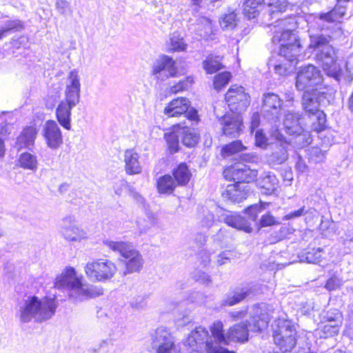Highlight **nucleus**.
I'll use <instances>...</instances> for the list:
<instances>
[{"instance_id":"f257e3e1","label":"nucleus","mask_w":353,"mask_h":353,"mask_svg":"<svg viewBox=\"0 0 353 353\" xmlns=\"http://www.w3.org/2000/svg\"><path fill=\"white\" fill-rule=\"evenodd\" d=\"M323 82L321 71L312 64L303 65L298 70L296 75L295 85L298 90H305L302 96V107L305 116L309 119L311 129L316 132L325 130L326 115L320 110V106L329 104V94L326 91L317 89L306 90Z\"/></svg>"},{"instance_id":"f03ea898","label":"nucleus","mask_w":353,"mask_h":353,"mask_svg":"<svg viewBox=\"0 0 353 353\" xmlns=\"http://www.w3.org/2000/svg\"><path fill=\"white\" fill-rule=\"evenodd\" d=\"M288 0H269L266 11L271 19H276L274 23L270 24L273 29L272 41L274 44H280L279 55L293 62L301 50L299 39L294 32L297 27L294 16H288L283 19L279 16L286 10L288 6Z\"/></svg>"},{"instance_id":"7ed1b4c3","label":"nucleus","mask_w":353,"mask_h":353,"mask_svg":"<svg viewBox=\"0 0 353 353\" xmlns=\"http://www.w3.org/2000/svg\"><path fill=\"white\" fill-rule=\"evenodd\" d=\"M57 307L54 298L30 295L18 303L15 316L21 324L42 323L54 316Z\"/></svg>"},{"instance_id":"20e7f679","label":"nucleus","mask_w":353,"mask_h":353,"mask_svg":"<svg viewBox=\"0 0 353 353\" xmlns=\"http://www.w3.org/2000/svg\"><path fill=\"white\" fill-rule=\"evenodd\" d=\"M54 288L66 291L69 300L77 303L88 299L95 298L103 294V289L83 282V276H79L72 267H68L58 276L54 283Z\"/></svg>"},{"instance_id":"39448f33","label":"nucleus","mask_w":353,"mask_h":353,"mask_svg":"<svg viewBox=\"0 0 353 353\" xmlns=\"http://www.w3.org/2000/svg\"><path fill=\"white\" fill-rule=\"evenodd\" d=\"M263 208L264 207L261 204H254L248 206L243 210L244 213L248 216L246 218L235 212L228 211L222 208L216 207V220L238 230L251 233L253 230L252 223H256L258 214Z\"/></svg>"},{"instance_id":"423d86ee","label":"nucleus","mask_w":353,"mask_h":353,"mask_svg":"<svg viewBox=\"0 0 353 353\" xmlns=\"http://www.w3.org/2000/svg\"><path fill=\"white\" fill-rule=\"evenodd\" d=\"M103 243L112 252L119 254L125 265L123 275L139 272L143 266L144 260L141 254L134 248L132 243L128 241H115L105 239Z\"/></svg>"},{"instance_id":"0eeeda50","label":"nucleus","mask_w":353,"mask_h":353,"mask_svg":"<svg viewBox=\"0 0 353 353\" xmlns=\"http://www.w3.org/2000/svg\"><path fill=\"white\" fill-rule=\"evenodd\" d=\"M184 345L189 346L192 351L205 353H234L223 347L214 346L213 340L208 331L202 327H196L188 335Z\"/></svg>"},{"instance_id":"6e6552de","label":"nucleus","mask_w":353,"mask_h":353,"mask_svg":"<svg viewBox=\"0 0 353 353\" xmlns=\"http://www.w3.org/2000/svg\"><path fill=\"white\" fill-rule=\"evenodd\" d=\"M117 271L114 263L103 259L88 263L85 267V272L90 279L100 282L110 280Z\"/></svg>"},{"instance_id":"1a4fd4ad","label":"nucleus","mask_w":353,"mask_h":353,"mask_svg":"<svg viewBox=\"0 0 353 353\" xmlns=\"http://www.w3.org/2000/svg\"><path fill=\"white\" fill-rule=\"evenodd\" d=\"M315 61L322 65L326 74L339 81L341 75V68L337 63V57L334 48L332 45L325 46L323 49L313 52Z\"/></svg>"},{"instance_id":"9d476101","label":"nucleus","mask_w":353,"mask_h":353,"mask_svg":"<svg viewBox=\"0 0 353 353\" xmlns=\"http://www.w3.org/2000/svg\"><path fill=\"white\" fill-rule=\"evenodd\" d=\"M151 347L156 353H181L170 332L163 327L151 334Z\"/></svg>"},{"instance_id":"9b49d317","label":"nucleus","mask_w":353,"mask_h":353,"mask_svg":"<svg viewBox=\"0 0 353 353\" xmlns=\"http://www.w3.org/2000/svg\"><path fill=\"white\" fill-rule=\"evenodd\" d=\"M225 100L232 112L240 114L249 106L250 97L243 87L234 85L226 92Z\"/></svg>"},{"instance_id":"f8f14e48","label":"nucleus","mask_w":353,"mask_h":353,"mask_svg":"<svg viewBox=\"0 0 353 353\" xmlns=\"http://www.w3.org/2000/svg\"><path fill=\"white\" fill-rule=\"evenodd\" d=\"M274 136L276 142L272 144V151L267 157V161L272 168L284 163L288 159V151L290 146L284 135L279 131H275Z\"/></svg>"},{"instance_id":"ddd939ff","label":"nucleus","mask_w":353,"mask_h":353,"mask_svg":"<svg viewBox=\"0 0 353 353\" xmlns=\"http://www.w3.org/2000/svg\"><path fill=\"white\" fill-rule=\"evenodd\" d=\"M151 72L160 81L174 77L178 72L176 61L170 56L161 55L153 63Z\"/></svg>"},{"instance_id":"4468645a","label":"nucleus","mask_w":353,"mask_h":353,"mask_svg":"<svg viewBox=\"0 0 353 353\" xmlns=\"http://www.w3.org/2000/svg\"><path fill=\"white\" fill-rule=\"evenodd\" d=\"M281 99L272 92L265 93L263 97L261 114L268 121L276 122L281 115Z\"/></svg>"},{"instance_id":"2eb2a0df","label":"nucleus","mask_w":353,"mask_h":353,"mask_svg":"<svg viewBox=\"0 0 353 353\" xmlns=\"http://www.w3.org/2000/svg\"><path fill=\"white\" fill-rule=\"evenodd\" d=\"M214 114L222 125L223 132L225 136L236 137L242 131L243 123L241 117L238 114H225L219 115L216 108Z\"/></svg>"},{"instance_id":"dca6fc26","label":"nucleus","mask_w":353,"mask_h":353,"mask_svg":"<svg viewBox=\"0 0 353 353\" xmlns=\"http://www.w3.org/2000/svg\"><path fill=\"white\" fill-rule=\"evenodd\" d=\"M81 83L78 71L75 69L71 70L67 78L65 90V100L62 101L76 106L80 101Z\"/></svg>"},{"instance_id":"f3484780","label":"nucleus","mask_w":353,"mask_h":353,"mask_svg":"<svg viewBox=\"0 0 353 353\" xmlns=\"http://www.w3.org/2000/svg\"><path fill=\"white\" fill-rule=\"evenodd\" d=\"M227 172L230 174L232 180L241 185L254 181L258 173L256 170L251 169L250 166L243 163L231 165L228 168Z\"/></svg>"},{"instance_id":"a211bd4d","label":"nucleus","mask_w":353,"mask_h":353,"mask_svg":"<svg viewBox=\"0 0 353 353\" xmlns=\"http://www.w3.org/2000/svg\"><path fill=\"white\" fill-rule=\"evenodd\" d=\"M42 134L48 148L58 149L63 143V136L60 128L54 120H48L43 125Z\"/></svg>"},{"instance_id":"6ab92c4d","label":"nucleus","mask_w":353,"mask_h":353,"mask_svg":"<svg viewBox=\"0 0 353 353\" xmlns=\"http://www.w3.org/2000/svg\"><path fill=\"white\" fill-rule=\"evenodd\" d=\"M60 232L63 238L68 241H80L88 236L85 231L76 226L73 216H68L62 219Z\"/></svg>"},{"instance_id":"aec40b11","label":"nucleus","mask_w":353,"mask_h":353,"mask_svg":"<svg viewBox=\"0 0 353 353\" xmlns=\"http://www.w3.org/2000/svg\"><path fill=\"white\" fill-rule=\"evenodd\" d=\"M250 194V188L248 185H241L234 182L227 185L226 189L222 192V196L225 201L240 203L246 199Z\"/></svg>"},{"instance_id":"412c9836","label":"nucleus","mask_w":353,"mask_h":353,"mask_svg":"<svg viewBox=\"0 0 353 353\" xmlns=\"http://www.w3.org/2000/svg\"><path fill=\"white\" fill-rule=\"evenodd\" d=\"M301 114L299 112H288L285 114L283 125L285 132L290 134L296 136L300 139H304L303 128L300 123Z\"/></svg>"},{"instance_id":"4be33fe9","label":"nucleus","mask_w":353,"mask_h":353,"mask_svg":"<svg viewBox=\"0 0 353 353\" xmlns=\"http://www.w3.org/2000/svg\"><path fill=\"white\" fill-rule=\"evenodd\" d=\"M74 108V106L61 101L56 108L55 115L57 120L67 130L71 129L72 110Z\"/></svg>"},{"instance_id":"5701e85b","label":"nucleus","mask_w":353,"mask_h":353,"mask_svg":"<svg viewBox=\"0 0 353 353\" xmlns=\"http://www.w3.org/2000/svg\"><path fill=\"white\" fill-rule=\"evenodd\" d=\"M125 170L129 175L141 172L142 168L139 161V155L133 149L126 150L124 152Z\"/></svg>"},{"instance_id":"b1692460","label":"nucleus","mask_w":353,"mask_h":353,"mask_svg":"<svg viewBox=\"0 0 353 353\" xmlns=\"http://www.w3.org/2000/svg\"><path fill=\"white\" fill-rule=\"evenodd\" d=\"M252 293V288L249 286L236 288L233 291L227 293L225 298L222 301L223 306H232L236 305Z\"/></svg>"},{"instance_id":"393cba45","label":"nucleus","mask_w":353,"mask_h":353,"mask_svg":"<svg viewBox=\"0 0 353 353\" xmlns=\"http://www.w3.org/2000/svg\"><path fill=\"white\" fill-rule=\"evenodd\" d=\"M331 39L332 36L324 32L323 29L316 33L310 34L309 49L312 50V54L323 49L325 46H330Z\"/></svg>"},{"instance_id":"a878e982","label":"nucleus","mask_w":353,"mask_h":353,"mask_svg":"<svg viewBox=\"0 0 353 353\" xmlns=\"http://www.w3.org/2000/svg\"><path fill=\"white\" fill-rule=\"evenodd\" d=\"M37 134V130L34 126H27L21 134L17 137L16 140V146L18 150L22 148H28L34 143Z\"/></svg>"},{"instance_id":"bb28decb","label":"nucleus","mask_w":353,"mask_h":353,"mask_svg":"<svg viewBox=\"0 0 353 353\" xmlns=\"http://www.w3.org/2000/svg\"><path fill=\"white\" fill-rule=\"evenodd\" d=\"M181 143L187 148L195 147L200 140V134L195 128L183 127L179 130Z\"/></svg>"},{"instance_id":"cd10ccee","label":"nucleus","mask_w":353,"mask_h":353,"mask_svg":"<svg viewBox=\"0 0 353 353\" xmlns=\"http://www.w3.org/2000/svg\"><path fill=\"white\" fill-rule=\"evenodd\" d=\"M210 332L212 335L210 337L213 340L214 346L216 345L218 347H222L221 345H228V332L224 333L223 324L221 321H216L210 326Z\"/></svg>"},{"instance_id":"c85d7f7f","label":"nucleus","mask_w":353,"mask_h":353,"mask_svg":"<svg viewBox=\"0 0 353 353\" xmlns=\"http://www.w3.org/2000/svg\"><path fill=\"white\" fill-rule=\"evenodd\" d=\"M172 176L178 186L186 185L192 176L191 172L186 163L182 162L172 170Z\"/></svg>"},{"instance_id":"c756f323","label":"nucleus","mask_w":353,"mask_h":353,"mask_svg":"<svg viewBox=\"0 0 353 353\" xmlns=\"http://www.w3.org/2000/svg\"><path fill=\"white\" fill-rule=\"evenodd\" d=\"M248 325L245 322L235 324L228 330V341L230 340L244 343L248 340Z\"/></svg>"},{"instance_id":"7c9ffc66","label":"nucleus","mask_w":353,"mask_h":353,"mask_svg":"<svg viewBox=\"0 0 353 353\" xmlns=\"http://www.w3.org/2000/svg\"><path fill=\"white\" fill-rule=\"evenodd\" d=\"M188 102L185 98L174 99L165 108L164 112L169 117L180 116L188 111Z\"/></svg>"},{"instance_id":"2f4dec72","label":"nucleus","mask_w":353,"mask_h":353,"mask_svg":"<svg viewBox=\"0 0 353 353\" xmlns=\"http://www.w3.org/2000/svg\"><path fill=\"white\" fill-rule=\"evenodd\" d=\"M323 254V248H307L301 252L298 256L301 262L318 264L322 260Z\"/></svg>"},{"instance_id":"473e14b6","label":"nucleus","mask_w":353,"mask_h":353,"mask_svg":"<svg viewBox=\"0 0 353 353\" xmlns=\"http://www.w3.org/2000/svg\"><path fill=\"white\" fill-rule=\"evenodd\" d=\"M279 181L275 174L271 172L265 173L258 180V185L260 188L264 190L265 194H272L276 191Z\"/></svg>"},{"instance_id":"72a5a7b5","label":"nucleus","mask_w":353,"mask_h":353,"mask_svg":"<svg viewBox=\"0 0 353 353\" xmlns=\"http://www.w3.org/2000/svg\"><path fill=\"white\" fill-rule=\"evenodd\" d=\"M343 3L337 1L336 5L332 10L319 14V19L327 23L339 21L345 16L346 12V6Z\"/></svg>"},{"instance_id":"f704fd0d","label":"nucleus","mask_w":353,"mask_h":353,"mask_svg":"<svg viewBox=\"0 0 353 353\" xmlns=\"http://www.w3.org/2000/svg\"><path fill=\"white\" fill-rule=\"evenodd\" d=\"M176 186L177 184L170 174L163 175L157 179V188L159 194H171Z\"/></svg>"},{"instance_id":"c9c22d12","label":"nucleus","mask_w":353,"mask_h":353,"mask_svg":"<svg viewBox=\"0 0 353 353\" xmlns=\"http://www.w3.org/2000/svg\"><path fill=\"white\" fill-rule=\"evenodd\" d=\"M18 163L20 168L33 172L38 169L39 165L37 157L28 152L20 154L18 158Z\"/></svg>"},{"instance_id":"e433bc0d","label":"nucleus","mask_w":353,"mask_h":353,"mask_svg":"<svg viewBox=\"0 0 353 353\" xmlns=\"http://www.w3.org/2000/svg\"><path fill=\"white\" fill-rule=\"evenodd\" d=\"M203 68L207 74H214L223 68L219 56L213 54H208L203 61Z\"/></svg>"},{"instance_id":"4c0bfd02","label":"nucleus","mask_w":353,"mask_h":353,"mask_svg":"<svg viewBox=\"0 0 353 353\" xmlns=\"http://www.w3.org/2000/svg\"><path fill=\"white\" fill-rule=\"evenodd\" d=\"M216 208L214 211L209 208L202 206L199 210L198 219L199 223L202 228H211L215 221Z\"/></svg>"},{"instance_id":"58836bf2","label":"nucleus","mask_w":353,"mask_h":353,"mask_svg":"<svg viewBox=\"0 0 353 353\" xmlns=\"http://www.w3.org/2000/svg\"><path fill=\"white\" fill-rule=\"evenodd\" d=\"M186 48L187 44L180 32L175 31L170 34L169 48L170 52H183Z\"/></svg>"},{"instance_id":"ea45409f","label":"nucleus","mask_w":353,"mask_h":353,"mask_svg":"<svg viewBox=\"0 0 353 353\" xmlns=\"http://www.w3.org/2000/svg\"><path fill=\"white\" fill-rule=\"evenodd\" d=\"M164 139L167 143L168 150L170 154H172L179 152L180 149V134L179 130L177 132H170L165 133Z\"/></svg>"},{"instance_id":"a19ab883","label":"nucleus","mask_w":353,"mask_h":353,"mask_svg":"<svg viewBox=\"0 0 353 353\" xmlns=\"http://www.w3.org/2000/svg\"><path fill=\"white\" fill-rule=\"evenodd\" d=\"M264 3V0H245L243 3V11L250 19L256 18L258 15L259 8Z\"/></svg>"},{"instance_id":"79ce46f5","label":"nucleus","mask_w":353,"mask_h":353,"mask_svg":"<svg viewBox=\"0 0 353 353\" xmlns=\"http://www.w3.org/2000/svg\"><path fill=\"white\" fill-rule=\"evenodd\" d=\"M281 223V221L280 220V219L274 216L272 214L270 211H268L266 212L264 214H263L258 221L256 219V223H252V225L258 226L259 228H261L277 225H280Z\"/></svg>"},{"instance_id":"37998d69","label":"nucleus","mask_w":353,"mask_h":353,"mask_svg":"<svg viewBox=\"0 0 353 353\" xmlns=\"http://www.w3.org/2000/svg\"><path fill=\"white\" fill-rule=\"evenodd\" d=\"M246 148L243 145L241 141L236 140L223 145L221 149V153L223 156L226 157L243 151Z\"/></svg>"},{"instance_id":"c03bdc74","label":"nucleus","mask_w":353,"mask_h":353,"mask_svg":"<svg viewBox=\"0 0 353 353\" xmlns=\"http://www.w3.org/2000/svg\"><path fill=\"white\" fill-rule=\"evenodd\" d=\"M324 323L342 324L343 316L341 312L336 308L330 309L322 314Z\"/></svg>"},{"instance_id":"a18cd8bd","label":"nucleus","mask_w":353,"mask_h":353,"mask_svg":"<svg viewBox=\"0 0 353 353\" xmlns=\"http://www.w3.org/2000/svg\"><path fill=\"white\" fill-rule=\"evenodd\" d=\"M194 83V79L192 76L185 77L183 79L180 80L178 83L171 86L170 90L172 93H178L185 90H189Z\"/></svg>"},{"instance_id":"49530a36","label":"nucleus","mask_w":353,"mask_h":353,"mask_svg":"<svg viewBox=\"0 0 353 353\" xmlns=\"http://www.w3.org/2000/svg\"><path fill=\"white\" fill-rule=\"evenodd\" d=\"M231 74L228 72L219 73L214 77L213 85L215 90H221L230 81Z\"/></svg>"},{"instance_id":"de8ad7c7","label":"nucleus","mask_w":353,"mask_h":353,"mask_svg":"<svg viewBox=\"0 0 353 353\" xmlns=\"http://www.w3.org/2000/svg\"><path fill=\"white\" fill-rule=\"evenodd\" d=\"M307 158L309 162L317 163L323 161L325 154L320 148L312 147L307 150Z\"/></svg>"},{"instance_id":"09e8293b","label":"nucleus","mask_w":353,"mask_h":353,"mask_svg":"<svg viewBox=\"0 0 353 353\" xmlns=\"http://www.w3.org/2000/svg\"><path fill=\"white\" fill-rule=\"evenodd\" d=\"M315 214L316 210L312 208H309L306 209L305 206H302L298 210L292 211L288 214H286L285 216H283L282 220L283 221H288V220H292L295 219L296 218H299L301 216H303V214Z\"/></svg>"},{"instance_id":"8fccbe9b","label":"nucleus","mask_w":353,"mask_h":353,"mask_svg":"<svg viewBox=\"0 0 353 353\" xmlns=\"http://www.w3.org/2000/svg\"><path fill=\"white\" fill-rule=\"evenodd\" d=\"M56 9L58 12L63 16H71L73 13V9L69 1L66 0H57L55 3Z\"/></svg>"},{"instance_id":"3c124183","label":"nucleus","mask_w":353,"mask_h":353,"mask_svg":"<svg viewBox=\"0 0 353 353\" xmlns=\"http://www.w3.org/2000/svg\"><path fill=\"white\" fill-rule=\"evenodd\" d=\"M341 325L342 324L325 323L321 328L323 334L321 336L323 338H328L337 334Z\"/></svg>"},{"instance_id":"603ef678","label":"nucleus","mask_w":353,"mask_h":353,"mask_svg":"<svg viewBox=\"0 0 353 353\" xmlns=\"http://www.w3.org/2000/svg\"><path fill=\"white\" fill-rule=\"evenodd\" d=\"M220 24L223 29L230 30L236 26V17L234 12L228 13L224 16Z\"/></svg>"},{"instance_id":"864d4df0","label":"nucleus","mask_w":353,"mask_h":353,"mask_svg":"<svg viewBox=\"0 0 353 353\" xmlns=\"http://www.w3.org/2000/svg\"><path fill=\"white\" fill-rule=\"evenodd\" d=\"M4 26L9 32H14L22 30L24 28V23L18 19H14L6 21Z\"/></svg>"},{"instance_id":"5fc2aeb1","label":"nucleus","mask_w":353,"mask_h":353,"mask_svg":"<svg viewBox=\"0 0 353 353\" xmlns=\"http://www.w3.org/2000/svg\"><path fill=\"white\" fill-rule=\"evenodd\" d=\"M255 145L261 149H265L268 143V139L262 130H257L254 135Z\"/></svg>"},{"instance_id":"6e6d98bb","label":"nucleus","mask_w":353,"mask_h":353,"mask_svg":"<svg viewBox=\"0 0 353 353\" xmlns=\"http://www.w3.org/2000/svg\"><path fill=\"white\" fill-rule=\"evenodd\" d=\"M342 284V280L339 277L333 275L326 281L325 288L329 291H333L339 289Z\"/></svg>"},{"instance_id":"4d7b16f0","label":"nucleus","mask_w":353,"mask_h":353,"mask_svg":"<svg viewBox=\"0 0 353 353\" xmlns=\"http://www.w3.org/2000/svg\"><path fill=\"white\" fill-rule=\"evenodd\" d=\"M296 57H298V56ZM285 59L290 62L289 68L287 66L286 64L283 63L275 64L274 66L275 72L281 76L287 75L290 72V68L293 65H295L297 63V58H296V59L293 62H291L286 58H285Z\"/></svg>"},{"instance_id":"13d9d810","label":"nucleus","mask_w":353,"mask_h":353,"mask_svg":"<svg viewBox=\"0 0 353 353\" xmlns=\"http://www.w3.org/2000/svg\"><path fill=\"white\" fill-rule=\"evenodd\" d=\"M349 323L345 330V334L353 339V303L348 306Z\"/></svg>"},{"instance_id":"bf43d9fd","label":"nucleus","mask_w":353,"mask_h":353,"mask_svg":"<svg viewBox=\"0 0 353 353\" xmlns=\"http://www.w3.org/2000/svg\"><path fill=\"white\" fill-rule=\"evenodd\" d=\"M127 188L129 190V188L132 187L130 186L128 182L124 179H120L116 181L113 187L114 193L119 196H121L123 193V189H125Z\"/></svg>"},{"instance_id":"052dcab7","label":"nucleus","mask_w":353,"mask_h":353,"mask_svg":"<svg viewBox=\"0 0 353 353\" xmlns=\"http://www.w3.org/2000/svg\"><path fill=\"white\" fill-rule=\"evenodd\" d=\"M11 44L13 48L17 49L21 47L26 48L28 45V37L23 35L17 39H12Z\"/></svg>"},{"instance_id":"680f3d73","label":"nucleus","mask_w":353,"mask_h":353,"mask_svg":"<svg viewBox=\"0 0 353 353\" xmlns=\"http://www.w3.org/2000/svg\"><path fill=\"white\" fill-rule=\"evenodd\" d=\"M146 305L145 297L144 296H137L132 299L130 305L132 308L140 310Z\"/></svg>"},{"instance_id":"e2e57ef3","label":"nucleus","mask_w":353,"mask_h":353,"mask_svg":"<svg viewBox=\"0 0 353 353\" xmlns=\"http://www.w3.org/2000/svg\"><path fill=\"white\" fill-rule=\"evenodd\" d=\"M232 255V252L230 250H225L221 252L218 255L217 264L219 265H223L230 262Z\"/></svg>"},{"instance_id":"0e129e2a","label":"nucleus","mask_w":353,"mask_h":353,"mask_svg":"<svg viewBox=\"0 0 353 353\" xmlns=\"http://www.w3.org/2000/svg\"><path fill=\"white\" fill-rule=\"evenodd\" d=\"M194 278L196 281L206 285L210 284L212 282L210 276L208 274L201 271L197 272L194 276Z\"/></svg>"},{"instance_id":"69168bd1","label":"nucleus","mask_w":353,"mask_h":353,"mask_svg":"<svg viewBox=\"0 0 353 353\" xmlns=\"http://www.w3.org/2000/svg\"><path fill=\"white\" fill-rule=\"evenodd\" d=\"M296 170L299 173H305L307 172L308 167L305 161V160L302 158V157L297 154L296 162L295 165Z\"/></svg>"},{"instance_id":"338daca9","label":"nucleus","mask_w":353,"mask_h":353,"mask_svg":"<svg viewBox=\"0 0 353 353\" xmlns=\"http://www.w3.org/2000/svg\"><path fill=\"white\" fill-rule=\"evenodd\" d=\"M294 232V229L290 224H283L281 226L278 235L279 239L286 238L289 234H292Z\"/></svg>"},{"instance_id":"774afa93","label":"nucleus","mask_w":353,"mask_h":353,"mask_svg":"<svg viewBox=\"0 0 353 353\" xmlns=\"http://www.w3.org/2000/svg\"><path fill=\"white\" fill-rule=\"evenodd\" d=\"M253 324H254V327H253L252 330L258 332L262 331L263 329L267 327L268 324V321L265 319H254Z\"/></svg>"}]
</instances>
